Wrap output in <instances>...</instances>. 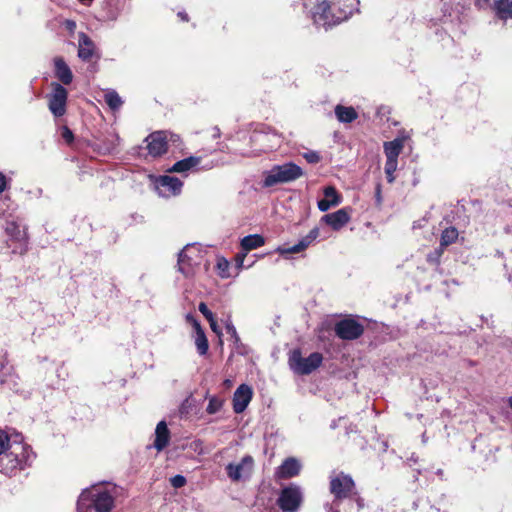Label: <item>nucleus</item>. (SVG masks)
Segmentation results:
<instances>
[{
    "label": "nucleus",
    "mask_w": 512,
    "mask_h": 512,
    "mask_svg": "<svg viewBox=\"0 0 512 512\" xmlns=\"http://www.w3.org/2000/svg\"><path fill=\"white\" fill-rule=\"evenodd\" d=\"M358 0H319L312 15L314 23L332 26L346 20L355 9Z\"/></svg>",
    "instance_id": "f257e3e1"
},
{
    "label": "nucleus",
    "mask_w": 512,
    "mask_h": 512,
    "mask_svg": "<svg viewBox=\"0 0 512 512\" xmlns=\"http://www.w3.org/2000/svg\"><path fill=\"white\" fill-rule=\"evenodd\" d=\"M114 507V489L96 485L81 492L76 512H112Z\"/></svg>",
    "instance_id": "f03ea898"
},
{
    "label": "nucleus",
    "mask_w": 512,
    "mask_h": 512,
    "mask_svg": "<svg viewBox=\"0 0 512 512\" xmlns=\"http://www.w3.org/2000/svg\"><path fill=\"white\" fill-rule=\"evenodd\" d=\"M304 175L303 169L294 162L274 165L264 172L263 187H273L278 184L291 183Z\"/></svg>",
    "instance_id": "7ed1b4c3"
},
{
    "label": "nucleus",
    "mask_w": 512,
    "mask_h": 512,
    "mask_svg": "<svg viewBox=\"0 0 512 512\" xmlns=\"http://www.w3.org/2000/svg\"><path fill=\"white\" fill-rule=\"evenodd\" d=\"M322 360L323 357L318 352L303 358L299 350H294L289 357V366L295 373L307 375L316 370L321 365Z\"/></svg>",
    "instance_id": "20e7f679"
},
{
    "label": "nucleus",
    "mask_w": 512,
    "mask_h": 512,
    "mask_svg": "<svg viewBox=\"0 0 512 512\" xmlns=\"http://www.w3.org/2000/svg\"><path fill=\"white\" fill-rule=\"evenodd\" d=\"M201 253L196 245H187L179 253L178 271L185 277H190L195 273V268L201 262Z\"/></svg>",
    "instance_id": "39448f33"
},
{
    "label": "nucleus",
    "mask_w": 512,
    "mask_h": 512,
    "mask_svg": "<svg viewBox=\"0 0 512 512\" xmlns=\"http://www.w3.org/2000/svg\"><path fill=\"white\" fill-rule=\"evenodd\" d=\"M51 87V92L47 95L49 110L56 117L63 116L66 112L68 91L56 82Z\"/></svg>",
    "instance_id": "423d86ee"
},
{
    "label": "nucleus",
    "mask_w": 512,
    "mask_h": 512,
    "mask_svg": "<svg viewBox=\"0 0 512 512\" xmlns=\"http://www.w3.org/2000/svg\"><path fill=\"white\" fill-rule=\"evenodd\" d=\"M253 468V457L246 455L239 462L229 463L226 466V472L231 481L239 482L248 479L252 474Z\"/></svg>",
    "instance_id": "0eeeda50"
},
{
    "label": "nucleus",
    "mask_w": 512,
    "mask_h": 512,
    "mask_svg": "<svg viewBox=\"0 0 512 512\" xmlns=\"http://www.w3.org/2000/svg\"><path fill=\"white\" fill-rule=\"evenodd\" d=\"M183 182L174 176L163 175L155 179V188L159 196L170 198L181 193Z\"/></svg>",
    "instance_id": "6e6552de"
},
{
    "label": "nucleus",
    "mask_w": 512,
    "mask_h": 512,
    "mask_svg": "<svg viewBox=\"0 0 512 512\" xmlns=\"http://www.w3.org/2000/svg\"><path fill=\"white\" fill-rule=\"evenodd\" d=\"M353 489L354 482L348 475L341 473L331 478L330 490L337 500L349 497Z\"/></svg>",
    "instance_id": "1a4fd4ad"
},
{
    "label": "nucleus",
    "mask_w": 512,
    "mask_h": 512,
    "mask_svg": "<svg viewBox=\"0 0 512 512\" xmlns=\"http://www.w3.org/2000/svg\"><path fill=\"white\" fill-rule=\"evenodd\" d=\"M301 500L302 494L299 487L289 486L282 490L278 504L282 510L293 512L299 507Z\"/></svg>",
    "instance_id": "9d476101"
},
{
    "label": "nucleus",
    "mask_w": 512,
    "mask_h": 512,
    "mask_svg": "<svg viewBox=\"0 0 512 512\" xmlns=\"http://www.w3.org/2000/svg\"><path fill=\"white\" fill-rule=\"evenodd\" d=\"M335 332L341 339L353 340L362 335L363 327L353 319H345L337 323Z\"/></svg>",
    "instance_id": "9b49d317"
},
{
    "label": "nucleus",
    "mask_w": 512,
    "mask_h": 512,
    "mask_svg": "<svg viewBox=\"0 0 512 512\" xmlns=\"http://www.w3.org/2000/svg\"><path fill=\"white\" fill-rule=\"evenodd\" d=\"M253 396L252 388L246 384H241L233 395V410L235 413H242L249 405Z\"/></svg>",
    "instance_id": "f8f14e48"
},
{
    "label": "nucleus",
    "mask_w": 512,
    "mask_h": 512,
    "mask_svg": "<svg viewBox=\"0 0 512 512\" xmlns=\"http://www.w3.org/2000/svg\"><path fill=\"white\" fill-rule=\"evenodd\" d=\"M147 149L150 155L160 156L167 150L166 135L164 132L158 131L150 134L146 138Z\"/></svg>",
    "instance_id": "ddd939ff"
},
{
    "label": "nucleus",
    "mask_w": 512,
    "mask_h": 512,
    "mask_svg": "<svg viewBox=\"0 0 512 512\" xmlns=\"http://www.w3.org/2000/svg\"><path fill=\"white\" fill-rule=\"evenodd\" d=\"M322 220L332 227L334 230H339L350 221V211L347 208H342L336 212L326 214Z\"/></svg>",
    "instance_id": "4468645a"
},
{
    "label": "nucleus",
    "mask_w": 512,
    "mask_h": 512,
    "mask_svg": "<svg viewBox=\"0 0 512 512\" xmlns=\"http://www.w3.org/2000/svg\"><path fill=\"white\" fill-rule=\"evenodd\" d=\"M323 192L324 198L318 201V208L320 211H328L331 207H335L342 202L341 196L333 186L325 187Z\"/></svg>",
    "instance_id": "2eb2a0df"
},
{
    "label": "nucleus",
    "mask_w": 512,
    "mask_h": 512,
    "mask_svg": "<svg viewBox=\"0 0 512 512\" xmlns=\"http://www.w3.org/2000/svg\"><path fill=\"white\" fill-rule=\"evenodd\" d=\"M319 235L318 229H313L309 232L308 235H306L304 238H302L297 244L289 247V248H282L279 247L277 249V252L281 255L286 254H292V253H299L303 250H305Z\"/></svg>",
    "instance_id": "dca6fc26"
},
{
    "label": "nucleus",
    "mask_w": 512,
    "mask_h": 512,
    "mask_svg": "<svg viewBox=\"0 0 512 512\" xmlns=\"http://www.w3.org/2000/svg\"><path fill=\"white\" fill-rule=\"evenodd\" d=\"M55 77L64 85H68L73 80V74L67 63L60 57L54 59Z\"/></svg>",
    "instance_id": "f3484780"
},
{
    "label": "nucleus",
    "mask_w": 512,
    "mask_h": 512,
    "mask_svg": "<svg viewBox=\"0 0 512 512\" xmlns=\"http://www.w3.org/2000/svg\"><path fill=\"white\" fill-rule=\"evenodd\" d=\"M301 464L295 458L286 459L277 470V476L279 478L287 479L294 477L299 474Z\"/></svg>",
    "instance_id": "a211bd4d"
},
{
    "label": "nucleus",
    "mask_w": 512,
    "mask_h": 512,
    "mask_svg": "<svg viewBox=\"0 0 512 512\" xmlns=\"http://www.w3.org/2000/svg\"><path fill=\"white\" fill-rule=\"evenodd\" d=\"M405 137H397L392 141L384 143V153L386 159L398 160L403 150Z\"/></svg>",
    "instance_id": "6ab92c4d"
},
{
    "label": "nucleus",
    "mask_w": 512,
    "mask_h": 512,
    "mask_svg": "<svg viewBox=\"0 0 512 512\" xmlns=\"http://www.w3.org/2000/svg\"><path fill=\"white\" fill-rule=\"evenodd\" d=\"M169 439L170 433L166 423L164 421L159 422L155 429L154 447L158 451L163 450L168 445Z\"/></svg>",
    "instance_id": "aec40b11"
},
{
    "label": "nucleus",
    "mask_w": 512,
    "mask_h": 512,
    "mask_svg": "<svg viewBox=\"0 0 512 512\" xmlns=\"http://www.w3.org/2000/svg\"><path fill=\"white\" fill-rule=\"evenodd\" d=\"M78 43H79L78 56L82 60L90 59L94 52V44H93L92 40L85 33H79Z\"/></svg>",
    "instance_id": "412c9836"
},
{
    "label": "nucleus",
    "mask_w": 512,
    "mask_h": 512,
    "mask_svg": "<svg viewBox=\"0 0 512 512\" xmlns=\"http://www.w3.org/2000/svg\"><path fill=\"white\" fill-rule=\"evenodd\" d=\"M195 330V345L200 355H205L208 351V340L198 321H193Z\"/></svg>",
    "instance_id": "4be33fe9"
},
{
    "label": "nucleus",
    "mask_w": 512,
    "mask_h": 512,
    "mask_svg": "<svg viewBox=\"0 0 512 512\" xmlns=\"http://www.w3.org/2000/svg\"><path fill=\"white\" fill-rule=\"evenodd\" d=\"M200 163L198 157H188L183 160L176 162L170 169L169 172L184 173L192 168L196 167Z\"/></svg>",
    "instance_id": "5701e85b"
},
{
    "label": "nucleus",
    "mask_w": 512,
    "mask_h": 512,
    "mask_svg": "<svg viewBox=\"0 0 512 512\" xmlns=\"http://www.w3.org/2000/svg\"><path fill=\"white\" fill-rule=\"evenodd\" d=\"M264 243V238L258 234L248 235L241 240V247L243 251L248 253L250 250L263 246Z\"/></svg>",
    "instance_id": "b1692460"
},
{
    "label": "nucleus",
    "mask_w": 512,
    "mask_h": 512,
    "mask_svg": "<svg viewBox=\"0 0 512 512\" xmlns=\"http://www.w3.org/2000/svg\"><path fill=\"white\" fill-rule=\"evenodd\" d=\"M335 114L337 119L343 123H350L357 118V112L353 107L337 105L335 108Z\"/></svg>",
    "instance_id": "393cba45"
},
{
    "label": "nucleus",
    "mask_w": 512,
    "mask_h": 512,
    "mask_svg": "<svg viewBox=\"0 0 512 512\" xmlns=\"http://www.w3.org/2000/svg\"><path fill=\"white\" fill-rule=\"evenodd\" d=\"M458 238V231L454 227L446 228L440 238V246L446 247L452 243H454Z\"/></svg>",
    "instance_id": "a878e982"
},
{
    "label": "nucleus",
    "mask_w": 512,
    "mask_h": 512,
    "mask_svg": "<svg viewBox=\"0 0 512 512\" xmlns=\"http://www.w3.org/2000/svg\"><path fill=\"white\" fill-rule=\"evenodd\" d=\"M496 9L500 18L507 19L512 17V0H499L496 3Z\"/></svg>",
    "instance_id": "bb28decb"
},
{
    "label": "nucleus",
    "mask_w": 512,
    "mask_h": 512,
    "mask_svg": "<svg viewBox=\"0 0 512 512\" xmlns=\"http://www.w3.org/2000/svg\"><path fill=\"white\" fill-rule=\"evenodd\" d=\"M105 101L107 105L113 110L120 108V106L122 105V100L115 91L107 92L105 94Z\"/></svg>",
    "instance_id": "cd10ccee"
},
{
    "label": "nucleus",
    "mask_w": 512,
    "mask_h": 512,
    "mask_svg": "<svg viewBox=\"0 0 512 512\" xmlns=\"http://www.w3.org/2000/svg\"><path fill=\"white\" fill-rule=\"evenodd\" d=\"M398 167V160L386 159L385 174L389 183L395 180L394 173Z\"/></svg>",
    "instance_id": "c85d7f7f"
},
{
    "label": "nucleus",
    "mask_w": 512,
    "mask_h": 512,
    "mask_svg": "<svg viewBox=\"0 0 512 512\" xmlns=\"http://www.w3.org/2000/svg\"><path fill=\"white\" fill-rule=\"evenodd\" d=\"M216 268H217V273L221 278L230 277V273H229L230 263L225 258H218Z\"/></svg>",
    "instance_id": "c756f323"
},
{
    "label": "nucleus",
    "mask_w": 512,
    "mask_h": 512,
    "mask_svg": "<svg viewBox=\"0 0 512 512\" xmlns=\"http://www.w3.org/2000/svg\"><path fill=\"white\" fill-rule=\"evenodd\" d=\"M222 405H223V400H221L217 397H211L209 399V403H208L206 410L209 414H215L221 409Z\"/></svg>",
    "instance_id": "7c9ffc66"
},
{
    "label": "nucleus",
    "mask_w": 512,
    "mask_h": 512,
    "mask_svg": "<svg viewBox=\"0 0 512 512\" xmlns=\"http://www.w3.org/2000/svg\"><path fill=\"white\" fill-rule=\"evenodd\" d=\"M9 442L10 440L8 435L5 432L0 431V461L3 460V455L4 457H8L6 451L9 447Z\"/></svg>",
    "instance_id": "2f4dec72"
},
{
    "label": "nucleus",
    "mask_w": 512,
    "mask_h": 512,
    "mask_svg": "<svg viewBox=\"0 0 512 512\" xmlns=\"http://www.w3.org/2000/svg\"><path fill=\"white\" fill-rule=\"evenodd\" d=\"M303 157L305 158V160L308 162V163H312V164H315V163H318L320 161V156L317 152L315 151H308V152H305L303 154Z\"/></svg>",
    "instance_id": "473e14b6"
},
{
    "label": "nucleus",
    "mask_w": 512,
    "mask_h": 512,
    "mask_svg": "<svg viewBox=\"0 0 512 512\" xmlns=\"http://www.w3.org/2000/svg\"><path fill=\"white\" fill-rule=\"evenodd\" d=\"M226 331H227V334H229L231 336V338L233 339L235 344H237L240 341V338L237 334L236 328L233 326V324L231 322L226 323Z\"/></svg>",
    "instance_id": "72a5a7b5"
},
{
    "label": "nucleus",
    "mask_w": 512,
    "mask_h": 512,
    "mask_svg": "<svg viewBox=\"0 0 512 512\" xmlns=\"http://www.w3.org/2000/svg\"><path fill=\"white\" fill-rule=\"evenodd\" d=\"M247 255V252L243 251L242 253H238L235 256V265L238 270L242 269L244 267V260Z\"/></svg>",
    "instance_id": "f704fd0d"
},
{
    "label": "nucleus",
    "mask_w": 512,
    "mask_h": 512,
    "mask_svg": "<svg viewBox=\"0 0 512 512\" xmlns=\"http://www.w3.org/2000/svg\"><path fill=\"white\" fill-rule=\"evenodd\" d=\"M199 311L203 314V316L207 320H212V317L214 316L213 313L208 309L207 305L204 302H201L199 304Z\"/></svg>",
    "instance_id": "c9c22d12"
},
{
    "label": "nucleus",
    "mask_w": 512,
    "mask_h": 512,
    "mask_svg": "<svg viewBox=\"0 0 512 512\" xmlns=\"http://www.w3.org/2000/svg\"><path fill=\"white\" fill-rule=\"evenodd\" d=\"M186 483V479L181 475H176L171 479V484L175 488H180L184 486Z\"/></svg>",
    "instance_id": "e433bc0d"
},
{
    "label": "nucleus",
    "mask_w": 512,
    "mask_h": 512,
    "mask_svg": "<svg viewBox=\"0 0 512 512\" xmlns=\"http://www.w3.org/2000/svg\"><path fill=\"white\" fill-rule=\"evenodd\" d=\"M61 136L67 143H71L74 138L72 131L68 127L62 128Z\"/></svg>",
    "instance_id": "4c0bfd02"
},
{
    "label": "nucleus",
    "mask_w": 512,
    "mask_h": 512,
    "mask_svg": "<svg viewBox=\"0 0 512 512\" xmlns=\"http://www.w3.org/2000/svg\"><path fill=\"white\" fill-rule=\"evenodd\" d=\"M64 25H65L66 29L69 30L70 32H73L76 29V23L73 20H66L64 22Z\"/></svg>",
    "instance_id": "58836bf2"
},
{
    "label": "nucleus",
    "mask_w": 512,
    "mask_h": 512,
    "mask_svg": "<svg viewBox=\"0 0 512 512\" xmlns=\"http://www.w3.org/2000/svg\"><path fill=\"white\" fill-rule=\"evenodd\" d=\"M5 188H6V177L3 173L0 172V193H2Z\"/></svg>",
    "instance_id": "ea45409f"
},
{
    "label": "nucleus",
    "mask_w": 512,
    "mask_h": 512,
    "mask_svg": "<svg viewBox=\"0 0 512 512\" xmlns=\"http://www.w3.org/2000/svg\"><path fill=\"white\" fill-rule=\"evenodd\" d=\"M208 321H209V323H210V327H211V329H212L215 333L220 334V331H219V329H218V326H217V323H216V320H215L214 316L212 317V320H208Z\"/></svg>",
    "instance_id": "a19ab883"
},
{
    "label": "nucleus",
    "mask_w": 512,
    "mask_h": 512,
    "mask_svg": "<svg viewBox=\"0 0 512 512\" xmlns=\"http://www.w3.org/2000/svg\"><path fill=\"white\" fill-rule=\"evenodd\" d=\"M4 367H5L4 360H3V358L0 356V383H3V382H4L3 375H2V370L4 369Z\"/></svg>",
    "instance_id": "79ce46f5"
},
{
    "label": "nucleus",
    "mask_w": 512,
    "mask_h": 512,
    "mask_svg": "<svg viewBox=\"0 0 512 512\" xmlns=\"http://www.w3.org/2000/svg\"><path fill=\"white\" fill-rule=\"evenodd\" d=\"M178 16H179V17H181V19H182L183 21H187V20H188V18H187V14H185V13L180 12V13L178 14Z\"/></svg>",
    "instance_id": "37998d69"
},
{
    "label": "nucleus",
    "mask_w": 512,
    "mask_h": 512,
    "mask_svg": "<svg viewBox=\"0 0 512 512\" xmlns=\"http://www.w3.org/2000/svg\"><path fill=\"white\" fill-rule=\"evenodd\" d=\"M224 384H225V386H226V387H228V388H229V387H231V386H232V381H231V380H229V379H226V380L224 381Z\"/></svg>",
    "instance_id": "c03bdc74"
},
{
    "label": "nucleus",
    "mask_w": 512,
    "mask_h": 512,
    "mask_svg": "<svg viewBox=\"0 0 512 512\" xmlns=\"http://www.w3.org/2000/svg\"><path fill=\"white\" fill-rule=\"evenodd\" d=\"M436 253H437V257H436V259H438V258L441 256V254H442V249H440V250H439V251H437Z\"/></svg>",
    "instance_id": "a18cd8bd"
},
{
    "label": "nucleus",
    "mask_w": 512,
    "mask_h": 512,
    "mask_svg": "<svg viewBox=\"0 0 512 512\" xmlns=\"http://www.w3.org/2000/svg\"><path fill=\"white\" fill-rule=\"evenodd\" d=\"M508 404H509L510 408L512 409V396L508 399Z\"/></svg>",
    "instance_id": "49530a36"
},
{
    "label": "nucleus",
    "mask_w": 512,
    "mask_h": 512,
    "mask_svg": "<svg viewBox=\"0 0 512 512\" xmlns=\"http://www.w3.org/2000/svg\"><path fill=\"white\" fill-rule=\"evenodd\" d=\"M2 470H3V469H2V468H0V471H2Z\"/></svg>",
    "instance_id": "de8ad7c7"
}]
</instances>
